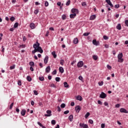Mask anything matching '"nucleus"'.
Returning a JSON list of instances; mask_svg holds the SVG:
<instances>
[{"label": "nucleus", "mask_w": 128, "mask_h": 128, "mask_svg": "<svg viewBox=\"0 0 128 128\" xmlns=\"http://www.w3.org/2000/svg\"><path fill=\"white\" fill-rule=\"evenodd\" d=\"M68 120L70 122H72V120H74V116L72 115H70L68 117Z\"/></svg>", "instance_id": "obj_22"}, {"label": "nucleus", "mask_w": 128, "mask_h": 128, "mask_svg": "<svg viewBox=\"0 0 128 128\" xmlns=\"http://www.w3.org/2000/svg\"><path fill=\"white\" fill-rule=\"evenodd\" d=\"M100 98H106V94L104 92H102L101 94L100 95Z\"/></svg>", "instance_id": "obj_5"}, {"label": "nucleus", "mask_w": 128, "mask_h": 128, "mask_svg": "<svg viewBox=\"0 0 128 128\" xmlns=\"http://www.w3.org/2000/svg\"><path fill=\"white\" fill-rule=\"evenodd\" d=\"M39 80H41V82H44V76H40Z\"/></svg>", "instance_id": "obj_30"}, {"label": "nucleus", "mask_w": 128, "mask_h": 128, "mask_svg": "<svg viewBox=\"0 0 128 128\" xmlns=\"http://www.w3.org/2000/svg\"><path fill=\"white\" fill-rule=\"evenodd\" d=\"M26 80L28 82H32V78L30 76H27Z\"/></svg>", "instance_id": "obj_28"}, {"label": "nucleus", "mask_w": 128, "mask_h": 128, "mask_svg": "<svg viewBox=\"0 0 128 128\" xmlns=\"http://www.w3.org/2000/svg\"><path fill=\"white\" fill-rule=\"evenodd\" d=\"M16 112H18H18H20V109L18 108H16Z\"/></svg>", "instance_id": "obj_61"}, {"label": "nucleus", "mask_w": 128, "mask_h": 128, "mask_svg": "<svg viewBox=\"0 0 128 128\" xmlns=\"http://www.w3.org/2000/svg\"><path fill=\"white\" fill-rule=\"evenodd\" d=\"M26 36H24L23 37V42H26Z\"/></svg>", "instance_id": "obj_56"}, {"label": "nucleus", "mask_w": 128, "mask_h": 128, "mask_svg": "<svg viewBox=\"0 0 128 128\" xmlns=\"http://www.w3.org/2000/svg\"><path fill=\"white\" fill-rule=\"evenodd\" d=\"M92 58L94 60H98V56H96L94 55V56H93Z\"/></svg>", "instance_id": "obj_39"}, {"label": "nucleus", "mask_w": 128, "mask_h": 128, "mask_svg": "<svg viewBox=\"0 0 128 128\" xmlns=\"http://www.w3.org/2000/svg\"><path fill=\"white\" fill-rule=\"evenodd\" d=\"M56 120H52L51 122L52 124H54V125L56 124Z\"/></svg>", "instance_id": "obj_37"}, {"label": "nucleus", "mask_w": 128, "mask_h": 128, "mask_svg": "<svg viewBox=\"0 0 128 128\" xmlns=\"http://www.w3.org/2000/svg\"><path fill=\"white\" fill-rule=\"evenodd\" d=\"M96 14L92 15L90 16V20H96Z\"/></svg>", "instance_id": "obj_10"}, {"label": "nucleus", "mask_w": 128, "mask_h": 128, "mask_svg": "<svg viewBox=\"0 0 128 128\" xmlns=\"http://www.w3.org/2000/svg\"><path fill=\"white\" fill-rule=\"evenodd\" d=\"M124 56V55H122V53H120L118 56V62H124V58H122V57Z\"/></svg>", "instance_id": "obj_2"}, {"label": "nucleus", "mask_w": 128, "mask_h": 128, "mask_svg": "<svg viewBox=\"0 0 128 128\" xmlns=\"http://www.w3.org/2000/svg\"><path fill=\"white\" fill-rule=\"evenodd\" d=\"M59 72H60L61 74H64V68L62 67H60L59 68Z\"/></svg>", "instance_id": "obj_18"}, {"label": "nucleus", "mask_w": 128, "mask_h": 128, "mask_svg": "<svg viewBox=\"0 0 128 128\" xmlns=\"http://www.w3.org/2000/svg\"><path fill=\"white\" fill-rule=\"evenodd\" d=\"M74 106V102H72L70 103V106Z\"/></svg>", "instance_id": "obj_64"}, {"label": "nucleus", "mask_w": 128, "mask_h": 128, "mask_svg": "<svg viewBox=\"0 0 128 128\" xmlns=\"http://www.w3.org/2000/svg\"><path fill=\"white\" fill-rule=\"evenodd\" d=\"M78 78L80 80H84V78H82V76H79Z\"/></svg>", "instance_id": "obj_47"}, {"label": "nucleus", "mask_w": 128, "mask_h": 128, "mask_svg": "<svg viewBox=\"0 0 128 128\" xmlns=\"http://www.w3.org/2000/svg\"><path fill=\"white\" fill-rule=\"evenodd\" d=\"M115 8H120V4H116L114 6Z\"/></svg>", "instance_id": "obj_52"}, {"label": "nucleus", "mask_w": 128, "mask_h": 128, "mask_svg": "<svg viewBox=\"0 0 128 128\" xmlns=\"http://www.w3.org/2000/svg\"><path fill=\"white\" fill-rule=\"evenodd\" d=\"M58 112H60V110H62V109H60V106H58Z\"/></svg>", "instance_id": "obj_57"}, {"label": "nucleus", "mask_w": 128, "mask_h": 128, "mask_svg": "<svg viewBox=\"0 0 128 128\" xmlns=\"http://www.w3.org/2000/svg\"><path fill=\"white\" fill-rule=\"evenodd\" d=\"M52 54L54 58H56V52H52Z\"/></svg>", "instance_id": "obj_23"}, {"label": "nucleus", "mask_w": 128, "mask_h": 128, "mask_svg": "<svg viewBox=\"0 0 128 128\" xmlns=\"http://www.w3.org/2000/svg\"><path fill=\"white\" fill-rule=\"evenodd\" d=\"M98 104H102V102L100 100H98Z\"/></svg>", "instance_id": "obj_62"}, {"label": "nucleus", "mask_w": 128, "mask_h": 128, "mask_svg": "<svg viewBox=\"0 0 128 128\" xmlns=\"http://www.w3.org/2000/svg\"><path fill=\"white\" fill-rule=\"evenodd\" d=\"M68 112H70V110H67L64 112V114H68Z\"/></svg>", "instance_id": "obj_51"}, {"label": "nucleus", "mask_w": 128, "mask_h": 128, "mask_svg": "<svg viewBox=\"0 0 128 128\" xmlns=\"http://www.w3.org/2000/svg\"><path fill=\"white\" fill-rule=\"evenodd\" d=\"M102 84H104V82L102 81L101 82H98L99 86H102Z\"/></svg>", "instance_id": "obj_46"}, {"label": "nucleus", "mask_w": 128, "mask_h": 128, "mask_svg": "<svg viewBox=\"0 0 128 128\" xmlns=\"http://www.w3.org/2000/svg\"><path fill=\"white\" fill-rule=\"evenodd\" d=\"M104 48H109L108 44H106L104 45Z\"/></svg>", "instance_id": "obj_59"}, {"label": "nucleus", "mask_w": 128, "mask_h": 128, "mask_svg": "<svg viewBox=\"0 0 128 128\" xmlns=\"http://www.w3.org/2000/svg\"><path fill=\"white\" fill-rule=\"evenodd\" d=\"M60 108H66V104H62L60 105Z\"/></svg>", "instance_id": "obj_35"}, {"label": "nucleus", "mask_w": 128, "mask_h": 128, "mask_svg": "<svg viewBox=\"0 0 128 128\" xmlns=\"http://www.w3.org/2000/svg\"><path fill=\"white\" fill-rule=\"evenodd\" d=\"M90 112H87L86 114H85V116H84V118H88V116H90Z\"/></svg>", "instance_id": "obj_31"}, {"label": "nucleus", "mask_w": 128, "mask_h": 128, "mask_svg": "<svg viewBox=\"0 0 128 128\" xmlns=\"http://www.w3.org/2000/svg\"><path fill=\"white\" fill-rule=\"evenodd\" d=\"M2 52H4V46H2Z\"/></svg>", "instance_id": "obj_58"}, {"label": "nucleus", "mask_w": 128, "mask_h": 128, "mask_svg": "<svg viewBox=\"0 0 128 128\" xmlns=\"http://www.w3.org/2000/svg\"><path fill=\"white\" fill-rule=\"evenodd\" d=\"M80 128H88V126L86 124H84V123H80L79 124Z\"/></svg>", "instance_id": "obj_3"}, {"label": "nucleus", "mask_w": 128, "mask_h": 128, "mask_svg": "<svg viewBox=\"0 0 128 128\" xmlns=\"http://www.w3.org/2000/svg\"><path fill=\"white\" fill-rule=\"evenodd\" d=\"M107 68H108V70H112V66L108 64L107 65Z\"/></svg>", "instance_id": "obj_50"}, {"label": "nucleus", "mask_w": 128, "mask_h": 128, "mask_svg": "<svg viewBox=\"0 0 128 128\" xmlns=\"http://www.w3.org/2000/svg\"><path fill=\"white\" fill-rule=\"evenodd\" d=\"M72 14H78V10L76 8H72Z\"/></svg>", "instance_id": "obj_7"}, {"label": "nucleus", "mask_w": 128, "mask_h": 128, "mask_svg": "<svg viewBox=\"0 0 128 128\" xmlns=\"http://www.w3.org/2000/svg\"><path fill=\"white\" fill-rule=\"evenodd\" d=\"M40 44L38 42H36V44H33V48L34 49L32 51V54H36V52H40V54H42L44 52V50L42 48V47L40 46Z\"/></svg>", "instance_id": "obj_1"}, {"label": "nucleus", "mask_w": 128, "mask_h": 128, "mask_svg": "<svg viewBox=\"0 0 128 128\" xmlns=\"http://www.w3.org/2000/svg\"><path fill=\"white\" fill-rule=\"evenodd\" d=\"M16 68V64H14L13 66H10V70H14Z\"/></svg>", "instance_id": "obj_32"}, {"label": "nucleus", "mask_w": 128, "mask_h": 128, "mask_svg": "<svg viewBox=\"0 0 128 128\" xmlns=\"http://www.w3.org/2000/svg\"><path fill=\"white\" fill-rule=\"evenodd\" d=\"M45 6H48V1H46L44 2Z\"/></svg>", "instance_id": "obj_42"}, {"label": "nucleus", "mask_w": 128, "mask_h": 128, "mask_svg": "<svg viewBox=\"0 0 128 128\" xmlns=\"http://www.w3.org/2000/svg\"><path fill=\"white\" fill-rule=\"evenodd\" d=\"M83 66L84 62L82 61H80L77 64L78 68H82Z\"/></svg>", "instance_id": "obj_6"}, {"label": "nucleus", "mask_w": 128, "mask_h": 128, "mask_svg": "<svg viewBox=\"0 0 128 128\" xmlns=\"http://www.w3.org/2000/svg\"><path fill=\"white\" fill-rule=\"evenodd\" d=\"M89 34H90V33L85 32L83 34V36H88Z\"/></svg>", "instance_id": "obj_41"}, {"label": "nucleus", "mask_w": 128, "mask_h": 128, "mask_svg": "<svg viewBox=\"0 0 128 128\" xmlns=\"http://www.w3.org/2000/svg\"><path fill=\"white\" fill-rule=\"evenodd\" d=\"M18 27V22H16L14 24V28H16Z\"/></svg>", "instance_id": "obj_24"}, {"label": "nucleus", "mask_w": 128, "mask_h": 128, "mask_svg": "<svg viewBox=\"0 0 128 128\" xmlns=\"http://www.w3.org/2000/svg\"><path fill=\"white\" fill-rule=\"evenodd\" d=\"M26 110L23 109L20 112L21 115L22 116H26Z\"/></svg>", "instance_id": "obj_12"}, {"label": "nucleus", "mask_w": 128, "mask_h": 128, "mask_svg": "<svg viewBox=\"0 0 128 128\" xmlns=\"http://www.w3.org/2000/svg\"><path fill=\"white\" fill-rule=\"evenodd\" d=\"M34 94H36V96H38V91L34 90Z\"/></svg>", "instance_id": "obj_55"}, {"label": "nucleus", "mask_w": 128, "mask_h": 128, "mask_svg": "<svg viewBox=\"0 0 128 128\" xmlns=\"http://www.w3.org/2000/svg\"><path fill=\"white\" fill-rule=\"evenodd\" d=\"M52 74H56V70H54L52 72Z\"/></svg>", "instance_id": "obj_48"}, {"label": "nucleus", "mask_w": 128, "mask_h": 128, "mask_svg": "<svg viewBox=\"0 0 128 128\" xmlns=\"http://www.w3.org/2000/svg\"><path fill=\"white\" fill-rule=\"evenodd\" d=\"M14 20H16V18L14 16H12L10 18V20H11V22H14Z\"/></svg>", "instance_id": "obj_34"}, {"label": "nucleus", "mask_w": 128, "mask_h": 128, "mask_svg": "<svg viewBox=\"0 0 128 128\" xmlns=\"http://www.w3.org/2000/svg\"><path fill=\"white\" fill-rule=\"evenodd\" d=\"M120 112H123V113H124V114H128V110H126V109H124V108H121L120 109Z\"/></svg>", "instance_id": "obj_9"}, {"label": "nucleus", "mask_w": 128, "mask_h": 128, "mask_svg": "<svg viewBox=\"0 0 128 128\" xmlns=\"http://www.w3.org/2000/svg\"><path fill=\"white\" fill-rule=\"evenodd\" d=\"M48 62V56H46L44 59V63L46 64Z\"/></svg>", "instance_id": "obj_11"}, {"label": "nucleus", "mask_w": 128, "mask_h": 128, "mask_svg": "<svg viewBox=\"0 0 128 128\" xmlns=\"http://www.w3.org/2000/svg\"><path fill=\"white\" fill-rule=\"evenodd\" d=\"M74 44H78V38H74Z\"/></svg>", "instance_id": "obj_19"}, {"label": "nucleus", "mask_w": 128, "mask_h": 128, "mask_svg": "<svg viewBox=\"0 0 128 128\" xmlns=\"http://www.w3.org/2000/svg\"><path fill=\"white\" fill-rule=\"evenodd\" d=\"M88 122L91 124H94V120H89Z\"/></svg>", "instance_id": "obj_43"}, {"label": "nucleus", "mask_w": 128, "mask_h": 128, "mask_svg": "<svg viewBox=\"0 0 128 128\" xmlns=\"http://www.w3.org/2000/svg\"><path fill=\"white\" fill-rule=\"evenodd\" d=\"M66 6H70V0H68L66 4Z\"/></svg>", "instance_id": "obj_36"}, {"label": "nucleus", "mask_w": 128, "mask_h": 128, "mask_svg": "<svg viewBox=\"0 0 128 128\" xmlns=\"http://www.w3.org/2000/svg\"><path fill=\"white\" fill-rule=\"evenodd\" d=\"M105 126H106V124H101V128H104Z\"/></svg>", "instance_id": "obj_53"}, {"label": "nucleus", "mask_w": 128, "mask_h": 128, "mask_svg": "<svg viewBox=\"0 0 128 128\" xmlns=\"http://www.w3.org/2000/svg\"><path fill=\"white\" fill-rule=\"evenodd\" d=\"M50 72V66H48L46 68V72L48 73Z\"/></svg>", "instance_id": "obj_14"}, {"label": "nucleus", "mask_w": 128, "mask_h": 128, "mask_svg": "<svg viewBox=\"0 0 128 128\" xmlns=\"http://www.w3.org/2000/svg\"><path fill=\"white\" fill-rule=\"evenodd\" d=\"M103 38H104L106 40H108V37L106 36H103Z\"/></svg>", "instance_id": "obj_44"}, {"label": "nucleus", "mask_w": 128, "mask_h": 128, "mask_svg": "<svg viewBox=\"0 0 128 128\" xmlns=\"http://www.w3.org/2000/svg\"><path fill=\"white\" fill-rule=\"evenodd\" d=\"M125 24L127 26H128V20H125Z\"/></svg>", "instance_id": "obj_60"}, {"label": "nucleus", "mask_w": 128, "mask_h": 128, "mask_svg": "<svg viewBox=\"0 0 128 128\" xmlns=\"http://www.w3.org/2000/svg\"><path fill=\"white\" fill-rule=\"evenodd\" d=\"M115 106H116V108H120V104H116Z\"/></svg>", "instance_id": "obj_54"}, {"label": "nucleus", "mask_w": 128, "mask_h": 128, "mask_svg": "<svg viewBox=\"0 0 128 128\" xmlns=\"http://www.w3.org/2000/svg\"><path fill=\"white\" fill-rule=\"evenodd\" d=\"M62 20H66V14L62 15Z\"/></svg>", "instance_id": "obj_26"}, {"label": "nucleus", "mask_w": 128, "mask_h": 128, "mask_svg": "<svg viewBox=\"0 0 128 128\" xmlns=\"http://www.w3.org/2000/svg\"><path fill=\"white\" fill-rule=\"evenodd\" d=\"M75 16H76V14L72 13L70 14V18H74Z\"/></svg>", "instance_id": "obj_20"}, {"label": "nucleus", "mask_w": 128, "mask_h": 128, "mask_svg": "<svg viewBox=\"0 0 128 128\" xmlns=\"http://www.w3.org/2000/svg\"><path fill=\"white\" fill-rule=\"evenodd\" d=\"M19 48H26V45L21 44Z\"/></svg>", "instance_id": "obj_40"}, {"label": "nucleus", "mask_w": 128, "mask_h": 128, "mask_svg": "<svg viewBox=\"0 0 128 128\" xmlns=\"http://www.w3.org/2000/svg\"><path fill=\"white\" fill-rule=\"evenodd\" d=\"M29 65H30V66H34V62H30Z\"/></svg>", "instance_id": "obj_25"}, {"label": "nucleus", "mask_w": 128, "mask_h": 128, "mask_svg": "<svg viewBox=\"0 0 128 128\" xmlns=\"http://www.w3.org/2000/svg\"><path fill=\"white\" fill-rule=\"evenodd\" d=\"M40 12V10H38V9H36L34 10V14H38V12Z\"/></svg>", "instance_id": "obj_27"}, {"label": "nucleus", "mask_w": 128, "mask_h": 128, "mask_svg": "<svg viewBox=\"0 0 128 128\" xmlns=\"http://www.w3.org/2000/svg\"><path fill=\"white\" fill-rule=\"evenodd\" d=\"M116 28L117 30H122V26L120 25V24H117Z\"/></svg>", "instance_id": "obj_16"}, {"label": "nucleus", "mask_w": 128, "mask_h": 128, "mask_svg": "<svg viewBox=\"0 0 128 128\" xmlns=\"http://www.w3.org/2000/svg\"><path fill=\"white\" fill-rule=\"evenodd\" d=\"M92 44H94V46H100V42H97V40H92Z\"/></svg>", "instance_id": "obj_8"}, {"label": "nucleus", "mask_w": 128, "mask_h": 128, "mask_svg": "<svg viewBox=\"0 0 128 128\" xmlns=\"http://www.w3.org/2000/svg\"><path fill=\"white\" fill-rule=\"evenodd\" d=\"M76 112H80V106H76L75 108Z\"/></svg>", "instance_id": "obj_13"}, {"label": "nucleus", "mask_w": 128, "mask_h": 128, "mask_svg": "<svg viewBox=\"0 0 128 128\" xmlns=\"http://www.w3.org/2000/svg\"><path fill=\"white\" fill-rule=\"evenodd\" d=\"M18 86H22V81L18 80Z\"/></svg>", "instance_id": "obj_49"}, {"label": "nucleus", "mask_w": 128, "mask_h": 128, "mask_svg": "<svg viewBox=\"0 0 128 128\" xmlns=\"http://www.w3.org/2000/svg\"><path fill=\"white\" fill-rule=\"evenodd\" d=\"M30 28L32 30H34V28H36V25L34 23H31L30 24Z\"/></svg>", "instance_id": "obj_17"}, {"label": "nucleus", "mask_w": 128, "mask_h": 128, "mask_svg": "<svg viewBox=\"0 0 128 128\" xmlns=\"http://www.w3.org/2000/svg\"><path fill=\"white\" fill-rule=\"evenodd\" d=\"M55 80L56 82H60V77H56Z\"/></svg>", "instance_id": "obj_38"}, {"label": "nucleus", "mask_w": 128, "mask_h": 128, "mask_svg": "<svg viewBox=\"0 0 128 128\" xmlns=\"http://www.w3.org/2000/svg\"><path fill=\"white\" fill-rule=\"evenodd\" d=\"M76 100L82 102V96H78L76 97Z\"/></svg>", "instance_id": "obj_15"}, {"label": "nucleus", "mask_w": 128, "mask_h": 128, "mask_svg": "<svg viewBox=\"0 0 128 128\" xmlns=\"http://www.w3.org/2000/svg\"><path fill=\"white\" fill-rule=\"evenodd\" d=\"M64 60H60V64L62 66H64Z\"/></svg>", "instance_id": "obj_33"}, {"label": "nucleus", "mask_w": 128, "mask_h": 128, "mask_svg": "<svg viewBox=\"0 0 128 128\" xmlns=\"http://www.w3.org/2000/svg\"><path fill=\"white\" fill-rule=\"evenodd\" d=\"M64 88H68V86H70L68 84V82H64Z\"/></svg>", "instance_id": "obj_21"}, {"label": "nucleus", "mask_w": 128, "mask_h": 128, "mask_svg": "<svg viewBox=\"0 0 128 128\" xmlns=\"http://www.w3.org/2000/svg\"><path fill=\"white\" fill-rule=\"evenodd\" d=\"M12 106H14V102L12 103L10 106V110H12Z\"/></svg>", "instance_id": "obj_45"}, {"label": "nucleus", "mask_w": 128, "mask_h": 128, "mask_svg": "<svg viewBox=\"0 0 128 128\" xmlns=\"http://www.w3.org/2000/svg\"><path fill=\"white\" fill-rule=\"evenodd\" d=\"M50 86L51 88H56V85H55L54 84H50Z\"/></svg>", "instance_id": "obj_29"}, {"label": "nucleus", "mask_w": 128, "mask_h": 128, "mask_svg": "<svg viewBox=\"0 0 128 128\" xmlns=\"http://www.w3.org/2000/svg\"><path fill=\"white\" fill-rule=\"evenodd\" d=\"M46 114H44V116H52V110H48L46 111Z\"/></svg>", "instance_id": "obj_4"}, {"label": "nucleus", "mask_w": 128, "mask_h": 128, "mask_svg": "<svg viewBox=\"0 0 128 128\" xmlns=\"http://www.w3.org/2000/svg\"><path fill=\"white\" fill-rule=\"evenodd\" d=\"M61 4H62V3L60 2H58L57 3V6H60Z\"/></svg>", "instance_id": "obj_63"}]
</instances>
